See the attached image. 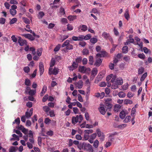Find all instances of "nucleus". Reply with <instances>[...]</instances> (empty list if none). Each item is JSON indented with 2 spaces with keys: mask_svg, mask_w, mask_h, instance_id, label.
Here are the masks:
<instances>
[{
  "mask_svg": "<svg viewBox=\"0 0 152 152\" xmlns=\"http://www.w3.org/2000/svg\"><path fill=\"white\" fill-rule=\"evenodd\" d=\"M91 37V34H88L85 36H84L83 38L84 39V40H87L90 39Z\"/></svg>",
  "mask_w": 152,
  "mask_h": 152,
  "instance_id": "obj_34",
  "label": "nucleus"
},
{
  "mask_svg": "<svg viewBox=\"0 0 152 152\" xmlns=\"http://www.w3.org/2000/svg\"><path fill=\"white\" fill-rule=\"evenodd\" d=\"M116 83H117L119 85H121L123 83V80L122 78H118L116 79Z\"/></svg>",
  "mask_w": 152,
  "mask_h": 152,
  "instance_id": "obj_18",
  "label": "nucleus"
},
{
  "mask_svg": "<svg viewBox=\"0 0 152 152\" xmlns=\"http://www.w3.org/2000/svg\"><path fill=\"white\" fill-rule=\"evenodd\" d=\"M32 115L28 111V109L27 110V111L25 113V117L27 118H30Z\"/></svg>",
  "mask_w": 152,
  "mask_h": 152,
  "instance_id": "obj_37",
  "label": "nucleus"
},
{
  "mask_svg": "<svg viewBox=\"0 0 152 152\" xmlns=\"http://www.w3.org/2000/svg\"><path fill=\"white\" fill-rule=\"evenodd\" d=\"M82 146L83 147H84V149H87L89 152H93V150L92 148V146L90 144L83 142Z\"/></svg>",
  "mask_w": 152,
  "mask_h": 152,
  "instance_id": "obj_4",
  "label": "nucleus"
},
{
  "mask_svg": "<svg viewBox=\"0 0 152 152\" xmlns=\"http://www.w3.org/2000/svg\"><path fill=\"white\" fill-rule=\"evenodd\" d=\"M112 101V99L110 98L107 99L105 100V108L107 109L106 110H110L112 107V105L110 103V102Z\"/></svg>",
  "mask_w": 152,
  "mask_h": 152,
  "instance_id": "obj_2",
  "label": "nucleus"
},
{
  "mask_svg": "<svg viewBox=\"0 0 152 152\" xmlns=\"http://www.w3.org/2000/svg\"><path fill=\"white\" fill-rule=\"evenodd\" d=\"M66 48L68 50L72 49L73 48V46L72 45H71L69 43L66 47Z\"/></svg>",
  "mask_w": 152,
  "mask_h": 152,
  "instance_id": "obj_58",
  "label": "nucleus"
},
{
  "mask_svg": "<svg viewBox=\"0 0 152 152\" xmlns=\"http://www.w3.org/2000/svg\"><path fill=\"white\" fill-rule=\"evenodd\" d=\"M82 62L83 64V65L86 64L88 62V60L86 58H83V60L82 59Z\"/></svg>",
  "mask_w": 152,
  "mask_h": 152,
  "instance_id": "obj_57",
  "label": "nucleus"
},
{
  "mask_svg": "<svg viewBox=\"0 0 152 152\" xmlns=\"http://www.w3.org/2000/svg\"><path fill=\"white\" fill-rule=\"evenodd\" d=\"M36 93V91L33 90H31L29 91L28 94L31 96H33Z\"/></svg>",
  "mask_w": 152,
  "mask_h": 152,
  "instance_id": "obj_30",
  "label": "nucleus"
},
{
  "mask_svg": "<svg viewBox=\"0 0 152 152\" xmlns=\"http://www.w3.org/2000/svg\"><path fill=\"white\" fill-rule=\"evenodd\" d=\"M39 68L40 74L41 75L44 72V65L42 63L40 62L39 65Z\"/></svg>",
  "mask_w": 152,
  "mask_h": 152,
  "instance_id": "obj_9",
  "label": "nucleus"
},
{
  "mask_svg": "<svg viewBox=\"0 0 152 152\" xmlns=\"http://www.w3.org/2000/svg\"><path fill=\"white\" fill-rule=\"evenodd\" d=\"M82 53L83 55L86 56L89 54V51L87 49H84L83 50Z\"/></svg>",
  "mask_w": 152,
  "mask_h": 152,
  "instance_id": "obj_22",
  "label": "nucleus"
},
{
  "mask_svg": "<svg viewBox=\"0 0 152 152\" xmlns=\"http://www.w3.org/2000/svg\"><path fill=\"white\" fill-rule=\"evenodd\" d=\"M102 37L106 39H109L110 41L112 40L113 39L110 36L109 33H107V32H104L102 33Z\"/></svg>",
  "mask_w": 152,
  "mask_h": 152,
  "instance_id": "obj_6",
  "label": "nucleus"
},
{
  "mask_svg": "<svg viewBox=\"0 0 152 152\" xmlns=\"http://www.w3.org/2000/svg\"><path fill=\"white\" fill-rule=\"evenodd\" d=\"M97 39L95 38H92L90 39V41L93 44H94L97 42Z\"/></svg>",
  "mask_w": 152,
  "mask_h": 152,
  "instance_id": "obj_26",
  "label": "nucleus"
},
{
  "mask_svg": "<svg viewBox=\"0 0 152 152\" xmlns=\"http://www.w3.org/2000/svg\"><path fill=\"white\" fill-rule=\"evenodd\" d=\"M32 144H32L28 142H27L26 143V145H27V147L30 149H31L33 148V146Z\"/></svg>",
  "mask_w": 152,
  "mask_h": 152,
  "instance_id": "obj_50",
  "label": "nucleus"
},
{
  "mask_svg": "<svg viewBox=\"0 0 152 152\" xmlns=\"http://www.w3.org/2000/svg\"><path fill=\"white\" fill-rule=\"evenodd\" d=\"M147 72H145L143 74L140 78V81H143L147 77Z\"/></svg>",
  "mask_w": 152,
  "mask_h": 152,
  "instance_id": "obj_41",
  "label": "nucleus"
},
{
  "mask_svg": "<svg viewBox=\"0 0 152 152\" xmlns=\"http://www.w3.org/2000/svg\"><path fill=\"white\" fill-rule=\"evenodd\" d=\"M102 60L101 59H96L94 65L97 66H99L102 63Z\"/></svg>",
  "mask_w": 152,
  "mask_h": 152,
  "instance_id": "obj_17",
  "label": "nucleus"
},
{
  "mask_svg": "<svg viewBox=\"0 0 152 152\" xmlns=\"http://www.w3.org/2000/svg\"><path fill=\"white\" fill-rule=\"evenodd\" d=\"M43 110L45 112L47 113L50 110V109L48 106H45L43 107Z\"/></svg>",
  "mask_w": 152,
  "mask_h": 152,
  "instance_id": "obj_28",
  "label": "nucleus"
},
{
  "mask_svg": "<svg viewBox=\"0 0 152 152\" xmlns=\"http://www.w3.org/2000/svg\"><path fill=\"white\" fill-rule=\"evenodd\" d=\"M124 104H131L132 103V100L129 99H125L124 102Z\"/></svg>",
  "mask_w": 152,
  "mask_h": 152,
  "instance_id": "obj_27",
  "label": "nucleus"
},
{
  "mask_svg": "<svg viewBox=\"0 0 152 152\" xmlns=\"http://www.w3.org/2000/svg\"><path fill=\"white\" fill-rule=\"evenodd\" d=\"M52 69L51 68H50L49 69V73L50 75L53 74L54 75H56L58 73L59 69L58 68L54 67L53 71H52Z\"/></svg>",
  "mask_w": 152,
  "mask_h": 152,
  "instance_id": "obj_5",
  "label": "nucleus"
},
{
  "mask_svg": "<svg viewBox=\"0 0 152 152\" xmlns=\"http://www.w3.org/2000/svg\"><path fill=\"white\" fill-rule=\"evenodd\" d=\"M77 16L73 15H69L68 16L67 18L70 21H72L77 19Z\"/></svg>",
  "mask_w": 152,
  "mask_h": 152,
  "instance_id": "obj_14",
  "label": "nucleus"
},
{
  "mask_svg": "<svg viewBox=\"0 0 152 152\" xmlns=\"http://www.w3.org/2000/svg\"><path fill=\"white\" fill-rule=\"evenodd\" d=\"M83 86V82L81 80H80L77 83V87L79 89L81 88Z\"/></svg>",
  "mask_w": 152,
  "mask_h": 152,
  "instance_id": "obj_16",
  "label": "nucleus"
},
{
  "mask_svg": "<svg viewBox=\"0 0 152 152\" xmlns=\"http://www.w3.org/2000/svg\"><path fill=\"white\" fill-rule=\"evenodd\" d=\"M73 27L72 25L68 24L67 25V28L68 30L69 31L72 30L73 29Z\"/></svg>",
  "mask_w": 152,
  "mask_h": 152,
  "instance_id": "obj_56",
  "label": "nucleus"
},
{
  "mask_svg": "<svg viewBox=\"0 0 152 152\" xmlns=\"http://www.w3.org/2000/svg\"><path fill=\"white\" fill-rule=\"evenodd\" d=\"M6 19L4 18H0V24H4L5 22Z\"/></svg>",
  "mask_w": 152,
  "mask_h": 152,
  "instance_id": "obj_55",
  "label": "nucleus"
},
{
  "mask_svg": "<svg viewBox=\"0 0 152 152\" xmlns=\"http://www.w3.org/2000/svg\"><path fill=\"white\" fill-rule=\"evenodd\" d=\"M107 109L103 107H100L98 108V110L100 113L103 115H104L106 113V111H107L106 110Z\"/></svg>",
  "mask_w": 152,
  "mask_h": 152,
  "instance_id": "obj_10",
  "label": "nucleus"
},
{
  "mask_svg": "<svg viewBox=\"0 0 152 152\" xmlns=\"http://www.w3.org/2000/svg\"><path fill=\"white\" fill-rule=\"evenodd\" d=\"M131 118V117L130 115L126 116L124 120V122L125 123H127L128 122H129L130 121Z\"/></svg>",
  "mask_w": 152,
  "mask_h": 152,
  "instance_id": "obj_39",
  "label": "nucleus"
},
{
  "mask_svg": "<svg viewBox=\"0 0 152 152\" xmlns=\"http://www.w3.org/2000/svg\"><path fill=\"white\" fill-rule=\"evenodd\" d=\"M10 12L11 15L13 16L15 15L16 13V11L15 10L13 9H10Z\"/></svg>",
  "mask_w": 152,
  "mask_h": 152,
  "instance_id": "obj_49",
  "label": "nucleus"
},
{
  "mask_svg": "<svg viewBox=\"0 0 152 152\" xmlns=\"http://www.w3.org/2000/svg\"><path fill=\"white\" fill-rule=\"evenodd\" d=\"M126 116V113L124 111H122L119 114V117L122 119H124Z\"/></svg>",
  "mask_w": 152,
  "mask_h": 152,
  "instance_id": "obj_15",
  "label": "nucleus"
},
{
  "mask_svg": "<svg viewBox=\"0 0 152 152\" xmlns=\"http://www.w3.org/2000/svg\"><path fill=\"white\" fill-rule=\"evenodd\" d=\"M18 42L21 46H23L24 44L27 43L26 41L25 40L22 39L21 37H19L18 40Z\"/></svg>",
  "mask_w": 152,
  "mask_h": 152,
  "instance_id": "obj_8",
  "label": "nucleus"
},
{
  "mask_svg": "<svg viewBox=\"0 0 152 152\" xmlns=\"http://www.w3.org/2000/svg\"><path fill=\"white\" fill-rule=\"evenodd\" d=\"M99 142L98 140H96L94 142L93 146L95 148H97L99 145Z\"/></svg>",
  "mask_w": 152,
  "mask_h": 152,
  "instance_id": "obj_33",
  "label": "nucleus"
},
{
  "mask_svg": "<svg viewBox=\"0 0 152 152\" xmlns=\"http://www.w3.org/2000/svg\"><path fill=\"white\" fill-rule=\"evenodd\" d=\"M37 54L38 56H40L42 54V50L41 48L38 49L37 51Z\"/></svg>",
  "mask_w": 152,
  "mask_h": 152,
  "instance_id": "obj_59",
  "label": "nucleus"
},
{
  "mask_svg": "<svg viewBox=\"0 0 152 152\" xmlns=\"http://www.w3.org/2000/svg\"><path fill=\"white\" fill-rule=\"evenodd\" d=\"M80 27L81 28V31H86L88 28L87 26L86 25H84L80 26Z\"/></svg>",
  "mask_w": 152,
  "mask_h": 152,
  "instance_id": "obj_21",
  "label": "nucleus"
},
{
  "mask_svg": "<svg viewBox=\"0 0 152 152\" xmlns=\"http://www.w3.org/2000/svg\"><path fill=\"white\" fill-rule=\"evenodd\" d=\"M20 122V119L18 117L13 122V124L16 123L18 125H19Z\"/></svg>",
  "mask_w": 152,
  "mask_h": 152,
  "instance_id": "obj_35",
  "label": "nucleus"
},
{
  "mask_svg": "<svg viewBox=\"0 0 152 152\" xmlns=\"http://www.w3.org/2000/svg\"><path fill=\"white\" fill-rule=\"evenodd\" d=\"M89 63L91 65H92L94 62L93 57L92 56H90L89 57Z\"/></svg>",
  "mask_w": 152,
  "mask_h": 152,
  "instance_id": "obj_25",
  "label": "nucleus"
},
{
  "mask_svg": "<svg viewBox=\"0 0 152 152\" xmlns=\"http://www.w3.org/2000/svg\"><path fill=\"white\" fill-rule=\"evenodd\" d=\"M96 132L98 136L99 137H101L102 135H104L103 133L101 132L100 130L99 129H97Z\"/></svg>",
  "mask_w": 152,
  "mask_h": 152,
  "instance_id": "obj_32",
  "label": "nucleus"
},
{
  "mask_svg": "<svg viewBox=\"0 0 152 152\" xmlns=\"http://www.w3.org/2000/svg\"><path fill=\"white\" fill-rule=\"evenodd\" d=\"M144 71V68L142 67H140L138 70V74H142Z\"/></svg>",
  "mask_w": 152,
  "mask_h": 152,
  "instance_id": "obj_43",
  "label": "nucleus"
},
{
  "mask_svg": "<svg viewBox=\"0 0 152 152\" xmlns=\"http://www.w3.org/2000/svg\"><path fill=\"white\" fill-rule=\"evenodd\" d=\"M23 127V129L21 130L22 132L25 134H27L28 131V130L25 128L24 127Z\"/></svg>",
  "mask_w": 152,
  "mask_h": 152,
  "instance_id": "obj_63",
  "label": "nucleus"
},
{
  "mask_svg": "<svg viewBox=\"0 0 152 152\" xmlns=\"http://www.w3.org/2000/svg\"><path fill=\"white\" fill-rule=\"evenodd\" d=\"M18 148L17 146H11L9 149V152H15L18 150Z\"/></svg>",
  "mask_w": 152,
  "mask_h": 152,
  "instance_id": "obj_12",
  "label": "nucleus"
},
{
  "mask_svg": "<svg viewBox=\"0 0 152 152\" xmlns=\"http://www.w3.org/2000/svg\"><path fill=\"white\" fill-rule=\"evenodd\" d=\"M122 51L123 53H126L128 51V48L127 46H124L122 49Z\"/></svg>",
  "mask_w": 152,
  "mask_h": 152,
  "instance_id": "obj_19",
  "label": "nucleus"
},
{
  "mask_svg": "<svg viewBox=\"0 0 152 152\" xmlns=\"http://www.w3.org/2000/svg\"><path fill=\"white\" fill-rule=\"evenodd\" d=\"M78 100L80 102H82L83 101L82 97L80 94H78Z\"/></svg>",
  "mask_w": 152,
  "mask_h": 152,
  "instance_id": "obj_64",
  "label": "nucleus"
},
{
  "mask_svg": "<svg viewBox=\"0 0 152 152\" xmlns=\"http://www.w3.org/2000/svg\"><path fill=\"white\" fill-rule=\"evenodd\" d=\"M82 58L81 56H79L75 59V62L78 64L81 63L82 61Z\"/></svg>",
  "mask_w": 152,
  "mask_h": 152,
  "instance_id": "obj_24",
  "label": "nucleus"
},
{
  "mask_svg": "<svg viewBox=\"0 0 152 152\" xmlns=\"http://www.w3.org/2000/svg\"><path fill=\"white\" fill-rule=\"evenodd\" d=\"M23 21L26 24H29L30 21L29 19L26 18H23Z\"/></svg>",
  "mask_w": 152,
  "mask_h": 152,
  "instance_id": "obj_44",
  "label": "nucleus"
},
{
  "mask_svg": "<svg viewBox=\"0 0 152 152\" xmlns=\"http://www.w3.org/2000/svg\"><path fill=\"white\" fill-rule=\"evenodd\" d=\"M98 71L96 69H93L91 72V75L94 76L96 75Z\"/></svg>",
  "mask_w": 152,
  "mask_h": 152,
  "instance_id": "obj_31",
  "label": "nucleus"
},
{
  "mask_svg": "<svg viewBox=\"0 0 152 152\" xmlns=\"http://www.w3.org/2000/svg\"><path fill=\"white\" fill-rule=\"evenodd\" d=\"M61 46V45L58 44L54 48V51L55 52L58 51L60 49Z\"/></svg>",
  "mask_w": 152,
  "mask_h": 152,
  "instance_id": "obj_36",
  "label": "nucleus"
},
{
  "mask_svg": "<svg viewBox=\"0 0 152 152\" xmlns=\"http://www.w3.org/2000/svg\"><path fill=\"white\" fill-rule=\"evenodd\" d=\"M47 87L46 86H44L42 89V91L40 93V96H43L47 91Z\"/></svg>",
  "mask_w": 152,
  "mask_h": 152,
  "instance_id": "obj_11",
  "label": "nucleus"
},
{
  "mask_svg": "<svg viewBox=\"0 0 152 152\" xmlns=\"http://www.w3.org/2000/svg\"><path fill=\"white\" fill-rule=\"evenodd\" d=\"M23 70L25 72L28 73L30 71V69L28 66H26L24 68Z\"/></svg>",
  "mask_w": 152,
  "mask_h": 152,
  "instance_id": "obj_53",
  "label": "nucleus"
},
{
  "mask_svg": "<svg viewBox=\"0 0 152 152\" xmlns=\"http://www.w3.org/2000/svg\"><path fill=\"white\" fill-rule=\"evenodd\" d=\"M14 132H15L17 134H18L19 135V136L20 137H21L22 136V133L20 132L18 130H14Z\"/></svg>",
  "mask_w": 152,
  "mask_h": 152,
  "instance_id": "obj_52",
  "label": "nucleus"
},
{
  "mask_svg": "<svg viewBox=\"0 0 152 152\" xmlns=\"http://www.w3.org/2000/svg\"><path fill=\"white\" fill-rule=\"evenodd\" d=\"M23 36L25 38L28 39L31 41H33L35 39V38L33 37L32 35L30 34H24L23 35Z\"/></svg>",
  "mask_w": 152,
  "mask_h": 152,
  "instance_id": "obj_7",
  "label": "nucleus"
},
{
  "mask_svg": "<svg viewBox=\"0 0 152 152\" xmlns=\"http://www.w3.org/2000/svg\"><path fill=\"white\" fill-rule=\"evenodd\" d=\"M70 42V41L68 40H66L65 41L63 44L62 45V47H64L66 46V47L68 45L69 43V42Z\"/></svg>",
  "mask_w": 152,
  "mask_h": 152,
  "instance_id": "obj_29",
  "label": "nucleus"
},
{
  "mask_svg": "<svg viewBox=\"0 0 152 152\" xmlns=\"http://www.w3.org/2000/svg\"><path fill=\"white\" fill-rule=\"evenodd\" d=\"M93 130L92 129H88V130H86L84 131L85 133H86V134H87L88 135L89 134L93 132Z\"/></svg>",
  "mask_w": 152,
  "mask_h": 152,
  "instance_id": "obj_51",
  "label": "nucleus"
},
{
  "mask_svg": "<svg viewBox=\"0 0 152 152\" xmlns=\"http://www.w3.org/2000/svg\"><path fill=\"white\" fill-rule=\"evenodd\" d=\"M45 14L42 12H39V18L41 19L44 15Z\"/></svg>",
  "mask_w": 152,
  "mask_h": 152,
  "instance_id": "obj_61",
  "label": "nucleus"
},
{
  "mask_svg": "<svg viewBox=\"0 0 152 152\" xmlns=\"http://www.w3.org/2000/svg\"><path fill=\"white\" fill-rule=\"evenodd\" d=\"M118 96L120 98H124L126 96V94L123 91H120L118 93Z\"/></svg>",
  "mask_w": 152,
  "mask_h": 152,
  "instance_id": "obj_20",
  "label": "nucleus"
},
{
  "mask_svg": "<svg viewBox=\"0 0 152 152\" xmlns=\"http://www.w3.org/2000/svg\"><path fill=\"white\" fill-rule=\"evenodd\" d=\"M83 119V117L82 115H77L76 117L73 116L72 117V124L75 125L78 122L80 123Z\"/></svg>",
  "mask_w": 152,
  "mask_h": 152,
  "instance_id": "obj_1",
  "label": "nucleus"
},
{
  "mask_svg": "<svg viewBox=\"0 0 152 152\" xmlns=\"http://www.w3.org/2000/svg\"><path fill=\"white\" fill-rule=\"evenodd\" d=\"M55 62V60L54 58H52L51 60V62L50 64V67L53 66L54 65Z\"/></svg>",
  "mask_w": 152,
  "mask_h": 152,
  "instance_id": "obj_23",
  "label": "nucleus"
},
{
  "mask_svg": "<svg viewBox=\"0 0 152 152\" xmlns=\"http://www.w3.org/2000/svg\"><path fill=\"white\" fill-rule=\"evenodd\" d=\"M49 96L48 94H46L43 98L42 101L43 102H46L48 99V98Z\"/></svg>",
  "mask_w": 152,
  "mask_h": 152,
  "instance_id": "obj_47",
  "label": "nucleus"
},
{
  "mask_svg": "<svg viewBox=\"0 0 152 152\" xmlns=\"http://www.w3.org/2000/svg\"><path fill=\"white\" fill-rule=\"evenodd\" d=\"M124 16L125 18L128 20L129 18V15L128 11H126L124 14Z\"/></svg>",
  "mask_w": 152,
  "mask_h": 152,
  "instance_id": "obj_45",
  "label": "nucleus"
},
{
  "mask_svg": "<svg viewBox=\"0 0 152 152\" xmlns=\"http://www.w3.org/2000/svg\"><path fill=\"white\" fill-rule=\"evenodd\" d=\"M127 125L126 124H123L119 125L118 127L120 129H122L126 127Z\"/></svg>",
  "mask_w": 152,
  "mask_h": 152,
  "instance_id": "obj_40",
  "label": "nucleus"
},
{
  "mask_svg": "<svg viewBox=\"0 0 152 152\" xmlns=\"http://www.w3.org/2000/svg\"><path fill=\"white\" fill-rule=\"evenodd\" d=\"M50 115L51 117H53L55 116L53 110H51L49 111Z\"/></svg>",
  "mask_w": 152,
  "mask_h": 152,
  "instance_id": "obj_60",
  "label": "nucleus"
},
{
  "mask_svg": "<svg viewBox=\"0 0 152 152\" xmlns=\"http://www.w3.org/2000/svg\"><path fill=\"white\" fill-rule=\"evenodd\" d=\"M17 18H13L10 22V24L11 25L17 21Z\"/></svg>",
  "mask_w": 152,
  "mask_h": 152,
  "instance_id": "obj_38",
  "label": "nucleus"
},
{
  "mask_svg": "<svg viewBox=\"0 0 152 152\" xmlns=\"http://www.w3.org/2000/svg\"><path fill=\"white\" fill-rule=\"evenodd\" d=\"M112 77L111 78V82L112 83H114V82L116 83V81H115V79L116 78V75H113V76H112Z\"/></svg>",
  "mask_w": 152,
  "mask_h": 152,
  "instance_id": "obj_54",
  "label": "nucleus"
},
{
  "mask_svg": "<svg viewBox=\"0 0 152 152\" xmlns=\"http://www.w3.org/2000/svg\"><path fill=\"white\" fill-rule=\"evenodd\" d=\"M100 52L102 57H105L107 55V53L105 51H101Z\"/></svg>",
  "mask_w": 152,
  "mask_h": 152,
  "instance_id": "obj_48",
  "label": "nucleus"
},
{
  "mask_svg": "<svg viewBox=\"0 0 152 152\" xmlns=\"http://www.w3.org/2000/svg\"><path fill=\"white\" fill-rule=\"evenodd\" d=\"M79 69L80 72L83 73H87L91 71V69L89 68H86L84 66H79Z\"/></svg>",
  "mask_w": 152,
  "mask_h": 152,
  "instance_id": "obj_3",
  "label": "nucleus"
},
{
  "mask_svg": "<svg viewBox=\"0 0 152 152\" xmlns=\"http://www.w3.org/2000/svg\"><path fill=\"white\" fill-rule=\"evenodd\" d=\"M118 84L117 83H113L111 86L112 89H116L118 88Z\"/></svg>",
  "mask_w": 152,
  "mask_h": 152,
  "instance_id": "obj_42",
  "label": "nucleus"
},
{
  "mask_svg": "<svg viewBox=\"0 0 152 152\" xmlns=\"http://www.w3.org/2000/svg\"><path fill=\"white\" fill-rule=\"evenodd\" d=\"M72 65V66H74V68L76 69L78 66V64L75 61L73 62Z\"/></svg>",
  "mask_w": 152,
  "mask_h": 152,
  "instance_id": "obj_62",
  "label": "nucleus"
},
{
  "mask_svg": "<svg viewBox=\"0 0 152 152\" xmlns=\"http://www.w3.org/2000/svg\"><path fill=\"white\" fill-rule=\"evenodd\" d=\"M121 107L120 105L118 104H116L114 106V111L115 112L117 113L118 112Z\"/></svg>",
  "mask_w": 152,
  "mask_h": 152,
  "instance_id": "obj_13",
  "label": "nucleus"
},
{
  "mask_svg": "<svg viewBox=\"0 0 152 152\" xmlns=\"http://www.w3.org/2000/svg\"><path fill=\"white\" fill-rule=\"evenodd\" d=\"M25 84L27 86H29L31 85V82L29 80L26 79L25 80Z\"/></svg>",
  "mask_w": 152,
  "mask_h": 152,
  "instance_id": "obj_46",
  "label": "nucleus"
}]
</instances>
